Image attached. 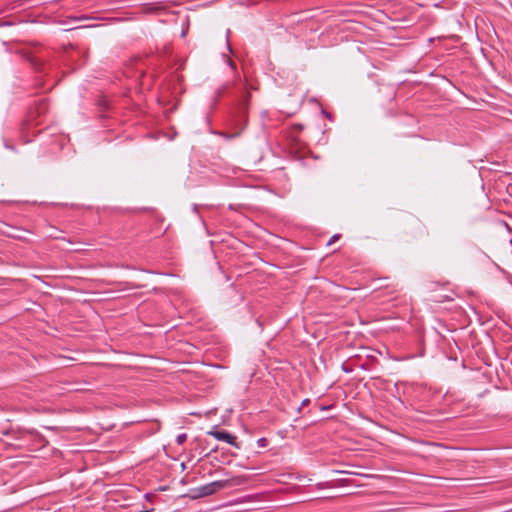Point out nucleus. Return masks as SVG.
I'll list each match as a JSON object with an SVG mask.
<instances>
[{
	"label": "nucleus",
	"instance_id": "2",
	"mask_svg": "<svg viewBox=\"0 0 512 512\" xmlns=\"http://www.w3.org/2000/svg\"><path fill=\"white\" fill-rule=\"evenodd\" d=\"M249 98H250L249 93H246L243 96V99L239 105V116H238V120L236 123V126L239 127V131H237L234 134H232L231 136H229V138L239 136L240 133L245 129V127L247 125L246 112H247V107H248V103H249Z\"/></svg>",
	"mask_w": 512,
	"mask_h": 512
},
{
	"label": "nucleus",
	"instance_id": "7",
	"mask_svg": "<svg viewBox=\"0 0 512 512\" xmlns=\"http://www.w3.org/2000/svg\"><path fill=\"white\" fill-rule=\"evenodd\" d=\"M266 443H267L266 438H260V439L258 440V445H259L260 447H265V446H266Z\"/></svg>",
	"mask_w": 512,
	"mask_h": 512
},
{
	"label": "nucleus",
	"instance_id": "3",
	"mask_svg": "<svg viewBox=\"0 0 512 512\" xmlns=\"http://www.w3.org/2000/svg\"><path fill=\"white\" fill-rule=\"evenodd\" d=\"M207 435L213 436L218 441H224V442L230 444L231 446L239 448V445L236 441V439H237L236 436L230 434L229 432H227L225 430H218L216 426L213 427L212 430L208 431Z\"/></svg>",
	"mask_w": 512,
	"mask_h": 512
},
{
	"label": "nucleus",
	"instance_id": "9",
	"mask_svg": "<svg viewBox=\"0 0 512 512\" xmlns=\"http://www.w3.org/2000/svg\"><path fill=\"white\" fill-rule=\"evenodd\" d=\"M292 137L290 136V150H289V153L292 154L293 153V149H292Z\"/></svg>",
	"mask_w": 512,
	"mask_h": 512
},
{
	"label": "nucleus",
	"instance_id": "14",
	"mask_svg": "<svg viewBox=\"0 0 512 512\" xmlns=\"http://www.w3.org/2000/svg\"><path fill=\"white\" fill-rule=\"evenodd\" d=\"M307 402H309V399H305V400L303 401V403H304V404H305V403H307Z\"/></svg>",
	"mask_w": 512,
	"mask_h": 512
},
{
	"label": "nucleus",
	"instance_id": "8",
	"mask_svg": "<svg viewBox=\"0 0 512 512\" xmlns=\"http://www.w3.org/2000/svg\"><path fill=\"white\" fill-rule=\"evenodd\" d=\"M227 63L229 64V66L234 69L235 65H234V62L231 60V59H228L227 60Z\"/></svg>",
	"mask_w": 512,
	"mask_h": 512
},
{
	"label": "nucleus",
	"instance_id": "11",
	"mask_svg": "<svg viewBox=\"0 0 512 512\" xmlns=\"http://www.w3.org/2000/svg\"><path fill=\"white\" fill-rule=\"evenodd\" d=\"M337 238H338V236H336V235H335V236H333V237L329 240L328 244H330L332 241H335Z\"/></svg>",
	"mask_w": 512,
	"mask_h": 512
},
{
	"label": "nucleus",
	"instance_id": "13",
	"mask_svg": "<svg viewBox=\"0 0 512 512\" xmlns=\"http://www.w3.org/2000/svg\"><path fill=\"white\" fill-rule=\"evenodd\" d=\"M6 148L14 149L12 146L6 145Z\"/></svg>",
	"mask_w": 512,
	"mask_h": 512
},
{
	"label": "nucleus",
	"instance_id": "6",
	"mask_svg": "<svg viewBox=\"0 0 512 512\" xmlns=\"http://www.w3.org/2000/svg\"><path fill=\"white\" fill-rule=\"evenodd\" d=\"M297 144L299 145V151L301 152V155L299 157H302L305 153L304 151V145L302 144L301 140H296Z\"/></svg>",
	"mask_w": 512,
	"mask_h": 512
},
{
	"label": "nucleus",
	"instance_id": "4",
	"mask_svg": "<svg viewBox=\"0 0 512 512\" xmlns=\"http://www.w3.org/2000/svg\"><path fill=\"white\" fill-rule=\"evenodd\" d=\"M198 491L200 496H209L214 494L213 489L211 488V485H209V483L199 487Z\"/></svg>",
	"mask_w": 512,
	"mask_h": 512
},
{
	"label": "nucleus",
	"instance_id": "10",
	"mask_svg": "<svg viewBox=\"0 0 512 512\" xmlns=\"http://www.w3.org/2000/svg\"><path fill=\"white\" fill-rule=\"evenodd\" d=\"M294 128L297 129V130H302L303 126L302 125H295Z\"/></svg>",
	"mask_w": 512,
	"mask_h": 512
},
{
	"label": "nucleus",
	"instance_id": "1",
	"mask_svg": "<svg viewBox=\"0 0 512 512\" xmlns=\"http://www.w3.org/2000/svg\"><path fill=\"white\" fill-rule=\"evenodd\" d=\"M248 481V477L245 475H236L227 479L217 480L209 483L211 488L213 489V493H216L222 489L231 488L235 486H240L245 484Z\"/></svg>",
	"mask_w": 512,
	"mask_h": 512
},
{
	"label": "nucleus",
	"instance_id": "5",
	"mask_svg": "<svg viewBox=\"0 0 512 512\" xmlns=\"http://www.w3.org/2000/svg\"><path fill=\"white\" fill-rule=\"evenodd\" d=\"M186 440H187V434L186 433H181V434L177 435V437H176V443L178 445L184 444Z\"/></svg>",
	"mask_w": 512,
	"mask_h": 512
},
{
	"label": "nucleus",
	"instance_id": "12",
	"mask_svg": "<svg viewBox=\"0 0 512 512\" xmlns=\"http://www.w3.org/2000/svg\"><path fill=\"white\" fill-rule=\"evenodd\" d=\"M32 434H33L32 432H26L25 434H23V436H22V437H25V436H27V435H32Z\"/></svg>",
	"mask_w": 512,
	"mask_h": 512
}]
</instances>
